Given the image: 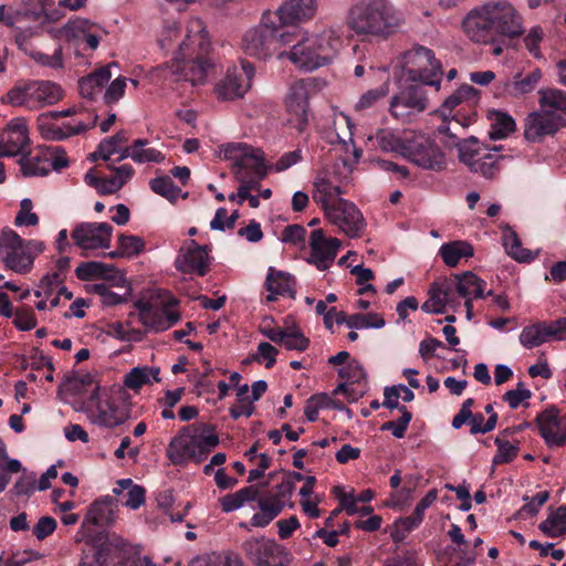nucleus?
Returning a JSON list of instances; mask_svg holds the SVG:
<instances>
[{
	"label": "nucleus",
	"mask_w": 566,
	"mask_h": 566,
	"mask_svg": "<svg viewBox=\"0 0 566 566\" xmlns=\"http://www.w3.org/2000/svg\"><path fill=\"white\" fill-rule=\"evenodd\" d=\"M22 174L27 177L31 176H46L50 172L49 158L34 156H23L19 160Z\"/></svg>",
	"instance_id": "nucleus-56"
},
{
	"label": "nucleus",
	"mask_w": 566,
	"mask_h": 566,
	"mask_svg": "<svg viewBox=\"0 0 566 566\" xmlns=\"http://www.w3.org/2000/svg\"><path fill=\"white\" fill-rule=\"evenodd\" d=\"M264 286L269 292L266 296L268 302H274L277 296L295 297V279L283 271H279L273 266L268 270Z\"/></svg>",
	"instance_id": "nucleus-30"
},
{
	"label": "nucleus",
	"mask_w": 566,
	"mask_h": 566,
	"mask_svg": "<svg viewBox=\"0 0 566 566\" xmlns=\"http://www.w3.org/2000/svg\"><path fill=\"white\" fill-rule=\"evenodd\" d=\"M224 158L232 160L233 174L243 172L265 178L269 167L264 163L263 153L258 148L243 143H230L223 148Z\"/></svg>",
	"instance_id": "nucleus-13"
},
{
	"label": "nucleus",
	"mask_w": 566,
	"mask_h": 566,
	"mask_svg": "<svg viewBox=\"0 0 566 566\" xmlns=\"http://www.w3.org/2000/svg\"><path fill=\"white\" fill-rule=\"evenodd\" d=\"M424 84L412 83L405 87L398 95L392 97L390 103V113L395 117L403 116L399 108H410L422 112L427 108L428 98L423 88Z\"/></svg>",
	"instance_id": "nucleus-24"
},
{
	"label": "nucleus",
	"mask_w": 566,
	"mask_h": 566,
	"mask_svg": "<svg viewBox=\"0 0 566 566\" xmlns=\"http://www.w3.org/2000/svg\"><path fill=\"white\" fill-rule=\"evenodd\" d=\"M138 318L146 329L164 332L180 319L178 301L171 294L164 298L139 300L134 303Z\"/></svg>",
	"instance_id": "nucleus-8"
},
{
	"label": "nucleus",
	"mask_w": 566,
	"mask_h": 566,
	"mask_svg": "<svg viewBox=\"0 0 566 566\" xmlns=\"http://www.w3.org/2000/svg\"><path fill=\"white\" fill-rule=\"evenodd\" d=\"M489 119L491 120L489 137L492 140L504 139L516 128L513 117L501 111L490 112Z\"/></svg>",
	"instance_id": "nucleus-48"
},
{
	"label": "nucleus",
	"mask_w": 566,
	"mask_h": 566,
	"mask_svg": "<svg viewBox=\"0 0 566 566\" xmlns=\"http://www.w3.org/2000/svg\"><path fill=\"white\" fill-rule=\"evenodd\" d=\"M7 154L9 157H15L23 154L29 146L28 127L22 118L12 119L2 135Z\"/></svg>",
	"instance_id": "nucleus-32"
},
{
	"label": "nucleus",
	"mask_w": 566,
	"mask_h": 566,
	"mask_svg": "<svg viewBox=\"0 0 566 566\" xmlns=\"http://www.w3.org/2000/svg\"><path fill=\"white\" fill-rule=\"evenodd\" d=\"M473 247L462 240L451 241L443 243L439 249V255L443 260L444 264L454 268L459 264L461 259H469L473 256Z\"/></svg>",
	"instance_id": "nucleus-43"
},
{
	"label": "nucleus",
	"mask_w": 566,
	"mask_h": 566,
	"mask_svg": "<svg viewBox=\"0 0 566 566\" xmlns=\"http://www.w3.org/2000/svg\"><path fill=\"white\" fill-rule=\"evenodd\" d=\"M392 7L386 0H370L354 6L349 24L357 33L382 34L395 25Z\"/></svg>",
	"instance_id": "nucleus-7"
},
{
	"label": "nucleus",
	"mask_w": 566,
	"mask_h": 566,
	"mask_svg": "<svg viewBox=\"0 0 566 566\" xmlns=\"http://www.w3.org/2000/svg\"><path fill=\"white\" fill-rule=\"evenodd\" d=\"M62 390L74 401L93 408L101 391L99 381L91 374H77L62 385Z\"/></svg>",
	"instance_id": "nucleus-20"
},
{
	"label": "nucleus",
	"mask_w": 566,
	"mask_h": 566,
	"mask_svg": "<svg viewBox=\"0 0 566 566\" xmlns=\"http://www.w3.org/2000/svg\"><path fill=\"white\" fill-rule=\"evenodd\" d=\"M426 363L438 371L455 370L465 365L464 356H423Z\"/></svg>",
	"instance_id": "nucleus-60"
},
{
	"label": "nucleus",
	"mask_w": 566,
	"mask_h": 566,
	"mask_svg": "<svg viewBox=\"0 0 566 566\" xmlns=\"http://www.w3.org/2000/svg\"><path fill=\"white\" fill-rule=\"evenodd\" d=\"M112 77L109 66H102L85 77L78 80L81 96L90 102H95L102 94L104 86Z\"/></svg>",
	"instance_id": "nucleus-33"
},
{
	"label": "nucleus",
	"mask_w": 566,
	"mask_h": 566,
	"mask_svg": "<svg viewBox=\"0 0 566 566\" xmlns=\"http://www.w3.org/2000/svg\"><path fill=\"white\" fill-rule=\"evenodd\" d=\"M403 157L418 167L428 170L439 171L446 166L444 154L434 140L415 132L410 135Z\"/></svg>",
	"instance_id": "nucleus-15"
},
{
	"label": "nucleus",
	"mask_w": 566,
	"mask_h": 566,
	"mask_svg": "<svg viewBox=\"0 0 566 566\" xmlns=\"http://www.w3.org/2000/svg\"><path fill=\"white\" fill-rule=\"evenodd\" d=\"M127 543L104 542L98 546H91L88 552L83 551L80 566H126L124 563V553ZM133 566H157L150 557H139Z\"/></svg>",
	"instance_id": "nucleus-12"
},
{
	"label": "nucleus",
	"mask_w": 566,
	"mask_h": 566,
	"mask_svg": "<svg viewBox=\"0 0 566 566\" xmlns=\"http://www.w3.org/2000/svg\"><path fill=\"white\" fill-rule=\"evenodd\" d=\"M127 133L119 130L112 137L103 139L98 145V153L103 160H108L117 151V146L127 142Z\"/></svg>",
	"instance_id": "nucleus-63"
},
{
	"label": "nucleus",
	"mask_w": 566,
	"mask_h": 566,
	"mask_svg": "<svg viewBox=\"0 0 566 566\" xmlns=\"http://www.w3.org/2000/svg\"><path fill=\"white\" fill-rule=\"evenodd\" d=\"M260 511L254 513L250 520L252 527L268 526L284 509V503L276 496L258 497Z\"/></svg>",
	"instance_id": "nucleus-37"
},
{
	"label": "nucleus",
	"mask_w": 566,
	"mask_h": 566,
	"mask_svg": "<svg viewBox=\"0 0 566 566\" xmlns=\"http://www.w3.org/2000/svg\"><path fill=\"white\" fill-rule=\"evenodd\" d=\"M97 118L98 116L94 115V118L91 124L78 122L74 126L65 124L64 127L57 126L55 124H42L41 133L42 136L48 140H64L71 136L78 135L92 128L93 126H95Z\"/></svg>",
	"instance_id": "nucleus-42"
},
{
	"label": "nucleus",
	"mask_w": 566,
	"mask_h": 566,
	"mask_svg": "<svg viewBox=\"0 0 566 566\" xmlns=\"http://www.w3.org/2000/svg\"><path fill=\"white\" fill-rule=\"evenodd\" d=\"M113 227L107 222H82L77 224L71 237L83 250L107 249L111 247Z\"/></svg>",
	"instance_id": "nucleus-19"
},
{
	"label": "nucleus",
	"mask_w": 566,
	"mask_h": 566,
	"mask_svg": "<svg viewBox=\"0 0 566 566\" xmlns=\"http://www.w3.org/2000/svg\"><path fill=\"white\" fill-rule=\"evenodd\" d=\"M520 339L526 348H533L546 342L566 340V317L530 325L522 331Z\"/></svg>",
	"instance_id": "nucleus-18"
},
{
	"label": "nucleus",
	"mask_w": 566,
	"mask_h": 566,
	"mask_svg": "<svg viewBox=\"0 0 566 566\" xmlns=\"http://www.w3.org/2000/svg\"><path fill=\"white\" fill-rule=\"evenodd\" d=\"M147 144V139H136L135 151L130 154V158L138 164L163 163L165 160L164 154L155 148H144Z\"/></svg>",
	"instance_id": "nucleus-57"
},
{
	"label": "nucleus",
	"mask_w": 566,
	"mask_h": 566,
	"mask_svg": "<svg viewBox=\"0 0 566 566\" xmlns=\"http://www.w3.org/2000/svg\"><path fill=\"white\" fill-rule=\"evenodd\" d=\"M539 109L560 127H566V92L559 88L538 91Z\"/></svg>",
	"instance_id": "nucleus-26"
},
{
	"label": "nucleus",
	"mask_w": 566,
	"mask_h": 566,
	"mask_svg": "<svg viewBox=\"0 0 566 566\" xmlns=\"http://www.w3.org/2000/svg\"><path fill=\"white\" fill-rule=\"evenodd\" d=\"M411 133L412 132H403L400 134L390 129H380L376 134V143L384 151H392L403 156L407 150Z\"/></svg>",
	"instance_id": "nucleus-44"
},
{
	"label": "nucleus",
	"mask_w": 566,
	"mask_h": 566,
	"mask_svg": "<svg viewBox=\"0 0 566 566\" xmlns=\"http://www.w3.org/2000/svg\"><path fill=\"white\" fill-rule=\"evenodd\" d=\"M90 417L93 423L114 428L126 420L127 412L124 408L109 401V399H101V396H98L97 400L93 403Z\"/></svg>",
	"instance_id": "nucleus-29"
},
{
	"label": "nucleus",
	"mask_w": 566,
	"mask_h": 566,
	"mask_svg": "<svg viewBox=\"0 0 566 566\" xmlns=\"http://www.w3.org/2000/svg\"><path fill=\"white\" fill-rule=\"evenodd\" d=\"M159 368L148 366H137L126 374L124 384L129 389H139L144 385L159 381Z\"/></svg>",
	"instance_id": "nucleus-50"
},
{
	"label": "nucleus",
	"mask_w": 566,
	"mask_h": 566,
	"mask_svg": "<svg viewBox=\"0 0 566 566\" xmlns=\"http://www.w3.org/2000/svg\"><path fill=\"white\" fill-rule=\"evenodd\" d=\"M263 334L272 342L283 346L286 350H305L310 339L304 336L297 326H274L262 329Z\"/></svg>",
	"instance_id": "nucleus-27"
},
{
	"label": "nucleus",
	"mask_w": 566,
	"mask_h": 566,
	"mask_svg": "<svg viewBox=\"0 0 566 566\" xmlns=\"http://www.w3.org/2000/svg\"><path fill=\"white\" fill-rule=\"evenodd\" d=\"M462 25L468 38L481 44H494L523 34L522 18L507 2H491L471 10Z\"/></svg>",
	"instance_id": "nucleus-1"
},
{
	"label": "nucleus",
	"mask_w": 566,
	"mask_h": 566,
	"mask_svg": "<svg viewBox=\"0 0 566 566\" xmlns=\"http://www.w3.org/2000/svg\"><path fill=\"white\" fill-rule=\"evenodd\" d=\"M455 147L459 151V159L465 164L471 171L480 172L484 177L491 178L497 170V161L503 156H495L488 146H480L475 137L458 140ZM502 146H494L492 150L500 151Z\"/></svg>",
	"instance_id": "nucleus-10"
},
{
	"label": "nucleus",
	"mask_w": 566,
	"mask_h": 566,
	"mask_svg": "<svg viewBox=\"0 0 566 566\" xmlns=\"http://www.w3.org/2000/svg\"><path fill=\"white\" fill-rule=\"evenodd\" d=\"M403 72L408 82L421 83L440 88L442 64L434 52L423 45H415L402 55Z\"/></svg>",
	"instance_id": "nucleus-6"
},
{
	"label": "nucleus",
	"mask_w": 566,
	"mask_h": 566,
	"mask_svg": "<svg viewBox=\"0 0 566 566\" xmlns=\"http://www.w3.org/2000/svg\"><path fill=\"white\" fill-rule=\"evenodd\" d=\"M316 9L315 0H286L272 14L273 19L280 22V27L289 30V27L311 20L315 15Z\"/></svg>",
	"instance_id": "nucleus-21"
},
{
	"label": "nucleus",
	"mask_w": 566,
	"mask_h": 566,
	"mask_svg": "<svg viewBox=\"0 0 566 566\" xmlns=\"http://www.w3.org/2000/svg\"><path fill=\"white\" fill-rule=\"evenodd\" d=\"M150 189L166 198L169 202L175 203L181 193V189L175 185L169 176L156 177L149 182Z\"/></svg>",
	"instance_id": "nucleus-54"
},
{
	"label": "nucleus",
	"mask_w": 566,
	"mask_h": 566,
	"mask_svg": "<svg viewBox=\"0 0 566 566\" xmlns=\"http://www.w3.org/2000/svg\"><path fill=\"white\" fill-rule=\"evenodd\" d=\"M0 258L7 269L19 274L29 273L33 266L24 240L12 229L7 228L0 234Z\"/></svg>",
	"instance_id": "nucleus-16"
},
{
	"label": "nucleus",
	"mask_w": 566,
	"mask_h": 566,
	"mask_svg": "<svg viewBox=\"0 0 566 566\" xmlns=\"http://www.w3.org/2000/svg\"><path fill=\"white\" fill-rule=\"evenodd\" d=\"M115 521V506L111 496H105L95 501L84 518L82 527L91 523L94 525L105 526L111 525Z\"/></svg>",
	"instance_id": "nucleus-41"
},
{
	"label": "nucleus",
	"mask_w": 566,
	"mask_h": 566,
	"mask_svg": "<svg viewBox=\"0 0 566 566\" xmlns=\"http://www.w3.org/2000/svg\"><path fill=\"white\" fill-rule=\"evenodd\" d=\"M53 4V0H22V8L17 11V15L32 21H43L46 7Z\"/></svg>",
	"instance_id": "nucleus-55"
},
{
	"label": "nucleus",
	"mask_w": 566,
	"mask_h": 566,
	"mask_svg": "<svg viewBox=\"0 0 566 566\" xmlns=\"http://www.w3.org/2000/svg\"><path fill=\"white\" fill-rule=\"evenodd\" d=\"M504 247L507 254L518 262L533 260L531 252L522 247V242L515 232H511L504 238Z\"/></svg>",
	"instance_id": "nucleus-59"
},
{
	"label": "nucleus",
	"mask_w": 566,
	"mask_h": 566,
	"mask_svg": "<svg viewBox=\"0 0 566 566\" xmlns=\"http://www.w3.org/2000/svg\"><path fill=\"white\" fill-rule=\"evenodd\" d=\"M176 269L186 274H197L205 276L210 266L208 249L206 245H199L195 240H190L187 251L182 258L176 260Z\"/></svg>",
	"instance_id": "nucleus-23"
},
{
	"label": "nucleus",
	"mask_w": 566,
	"mask_h": 566,
	"mask_svg": "<svg viewBox=\"0 0 566 566\" xmlns=\"http://www.w3.org/2000/svg\"><path fill=\"white\" fill-rule=\"evenodd\" d=\"M297 38L295 31L284 30L276 24L272 12L262 14L259 25L248 30L242 39V48L245 54L259 60H265L284 46L290 45Z\"/></svg>",
	"instance_id": "nucleus-4"
},
{
	"label": "nucleus",
	"mask_w": 566,
	"mask_h": 566,
	"mask_svg": "<svg viewBox=\"0 0 566 566\" xmlns=\"http://www.w3.org/2000/svg\"><path fill=\"white\" fill-rule=\"evenodd\" d=\"M22 470L21 461L9 457L7 446L0 438V493L9 485L11 474L19 473Z\"/></svg>",
	"instance_id": "nucleus-52"
},
{
	"label": "nucleus",
	"mask_w": 566,
	"mask_h": 566,
	"mask_svg": "<svg viewBox=\"0 0 566 566\" xmlns=\"http://www.w3.org/2000/svg\"><path fill=\"white\" fill-rule=\"evenodd\" d=\"M460 305L452 292V283H433L429 290V298L422 304L426 313H443L447 306Z\"/></svg>",
	"instance_id": "nucleus-31"
},
{
	"label": "nucleus",
	"mask_w": 566,
	"mask_h": 566,
	"mask_svg": "<svg viewBox=\"0 0 566 566\" xmlns=\"http://www.w3.org/2000/svg\"><path fill=\"white\" fill-rule=\"evenodd\" d=\"M188 566H242V559L231 551L213 552L196 556Z\"/></svg>",
	"instance_id": "nucleus-45"
},
{
	"label": "nucleus",
	"mask_w": 566,
	"mask_h": 566,
	"mask_svg": "<svg viewBox=\"0 0 566 566\" xmlns=\"http://www.w3.org/2000/svg\"><path fill=\"white\" fill-rule=\"evenodd\" d=\"M385 326V319L377 313L348 315L347 327L349 328H381Z\"/></svg>",
	"instance_id": "nucleus-58"
},
{
	"label": "nucleus",
	"mask_w": 566,
	"mask_h": 566,
	"mask_svg": "<svg viewBox=\"0 0 566 566\" xmlns=\"http://www.w3.org/2000/svg\"><path fill=\"white\" fill-rule=\"evenodd\" d=\"M95 27V23L87 19L76 18L70 20L62 29L61 33L64 34L67 41L84 38L87 46L91 50H96L99 44V36L91 33V30Z\"/></svg>",
	"instance_id": "nucleus-36"
},
{
	"label": "nucleus",
	"mask_w": 566,
	"mask_h": 566,
	"mask_svg": "<svg viewBox=\"0 0 566 566\" xmlns=\"http://www.w3.org/2000/svg\"><path fill=\"white\" fill-rule=\"evenodd\" d=\"M535 422L545 442L559 447L566 442V433L560 430L559 410L552 406L536 416Z\"/></svg>",
	"instance_id": "nucleus-25"
},
{
	"label": "nucleus",
	"mask_w": 566,
	"mask_h": 566,
	"mask_svg": "<svg viewBox=\"0 0 566 566\" xmlns=\"http://www.w3.org/2000/svg\"><path fill=\"white\" fill-rule=\"evenodd\" d=\"M259 489L254 485L244 486L234 493L227 494L219 500L221 510L230 513L239 510L248 502H253L259 497Z\"/></svg>",
	"instance_id": "nucleus-46"
},
{
	"label": "nucleus",
	"mask_w": 566,
	"mask_h": 566,
	"mask_svg": "<svg viewBox=\"0 0 566 566\" xmlns=\"http://www.w3.org/2000/svg\"><path fill=\"white\" fill-rule=\"evenodd\" d=\"M29 88H31V82L23 85H15L1 97V102L12 106L33 108L31 90Z\"/></svg>",
	"instance_id": "nucleus-53"
},
{
	"label": "nucleus",
	"mask_w": 566,
	"mask_h": 566,
	"mask_svg": "<svg viewBox=\"0 0 566 566\" xmlns=\"http://www.w3.org/2000/svg\"><path fill=\"white\" fill-rule=\"evenodd\" d=\"M443 283H452L453 294L455 295V293H458L465 300L470 298L471 296L474 298L484 297V289L486 286V282L476 276L471 271H467L461 275L457 274L453 276V280L444 281Z\"/></svg>",
	"instance_id": "nucleus-34"
},
{
	"label": "nucleus",
	"mask_w": 566,
	"mask_h": 566,
	"mask_svg": "<svg viewBox=\"0 0 566 566\" xmlns=\"http://www.w3.org/2000/svg\"><path fill=\"white\" fill-rule=\"evenodd\" d=\"M328 364L333 366H340L338 376L350 382H359L365 378L363 366L349 356H329Z\"/></svg>",
	"instance_id": "nucleus-47"
},
{
	"label": "nucleus",
	"mask_w": 566,
	"mask_h": 566,
	"mask_svg": "<svg viewBox=\"0 0 566 566\" xmlns=\"http://www.w3.org/2000/svg\"><path fill=\"white\" fill-rule=\"evenodd\" d=\"M117 244L123 250L125 258L137 256L145 250V240L138 235L120 233Z\"/></svg>",
	"instance_id": "nucleus-61"
},
{
	"label": "nucleus",
	"mask_w": 566,
	"mask_h": 566,
	"mask_svg": "<svg viewBox=\"0 0 566 566\" xmlns=\"http://www.w3.org/2000/svg\"><path fill=\"white\" fill-rule=\"evenodd\" d=\"M241 549L254 566H287L292 560L291 553L283 545L264 536L248 538Z\"/></svg>",
	"instance_id": "nucleus-11"
},
{
	"label": "nucleus",
	"mask_w": 566,
	"mask_h": 566,
	"mask_svg": "<svg viewBox=\"0 0 566 566\" xmlns=\"http://www.w3.org/2000/svg\"><path fill=\"white\" fill-rule=\"evenodd\" d=\"M115 268L98 261L81 262L75 269V275L81 281H92L96 279L109 280L112 276L111 272H114Z\"/></svg>",
	"instance_id": "nucleus-51"
},
{
	"label": "nucleus",
	"mask_w": 566,
	"mask_h": 566,
	"mask_svg": "<svg viewBox=\"0 0 566 566\" xmlns=\"http://www.w3.org/2000/svg\"><path fill=\"white\" fill-rule=\"evenodd\" d=\"M254 74V65L247 60H241L240 66L229 67L224 77L214 87L217 98L219 101H234L243 97L251 87Z\"/></svg>",
	"instance_id": "nucleus-14"
},
{
	"label": "nucleus",
	"mask_w": 566,
	"mask_h": 566,
	"mask_svg": "<svg viewBox=\"0 0 566 566\" xmlns=\"http://www.w3.org/2000/svg\"><path fill=\"white\" fill-rule=\"evenodd\" d=\"M315 192L313 199L319 203L325 211L326 208H331L339 196L343 195V190L338 185H335L327 172H319L314 181Z\"/></svg>",
	"instance_id": "nucleus-35"
},
{
	"label": "nucleus",
	"mask_w": 566,
	"mask_h": 566,
	"mask_svg": "<svg viewBox=\"0 0 566 566\" xmlns=\"http://www.w3.org/2000/svg\"><path fill=\"white\" fill-rule=\"evenodd\" d=\"M339 44V39L331 35H313L298 40L289 52H280L279 57L286 55L297 67L313 71L331 63Z\"/></svg>",
	"instance_id": "nucleus-5"
},
{
	"label": "nucleus",
	"mask_w": 566,
	"mask_h": 566,
	"mask_svg": "<svg viewBox=\"0 0 566 566\" xmlns=\"http://www.w3.org/2000/svg\"><path fill=\"white\" fill-rule=\"evenodd\" d=\"M323 87V82L316 77H307L295 81L289 88L285 97V106L289 113V123L303 133L310 118L308 99Z\"/></svg>",
	"instance_id": "nucleus-9"
},
{
	"label": "nucleus",
	"mask_w": 566,
	"mask_h": 566,
	"mask_svg": "<svg viewBox=\"0 0 566 566\" xmlns=\"http://www.w3.org/2000/svg\"><path fill=\"white\" fill-rule=\"evenodd\" d=\"M31 95L34 107L53 105L63 97V91L56 83L50 81L31 82Z\"/></svg>",
	"instance_id": "nucleus-39"
},
{
	"label": "nucleus",
	"mask_w": 566,
	"mask_h": 566,
	"mask_svg": "<svg viewBox=\"0 0 566 566\" xmlns=\"http://www.w3.org/2000/svg\"><path fill=\"white\" fill-rule=\"evenodd\" d=\"M219 444V437L203 423L184 427L169 442L166 455L174 465L202 462Z\"/></svg>",
	"instance_id": "nucleus-3"
},
{
	"label": "nucleus",
	"mask_w": 566,
	"mask_h": 566,
	"mask_svg": "<svg viewBox=\"0 0 566 566\" xmlns=\"http://www.w3.org/2000/svg\"><path fill=\"white\" fill-rule=\"evenodd\" d=\"M538 528L548 537H559L566 534V505L551 511Z\"/></svg>",
	"instance_id": "nucleus-49"
},
{
	"label": "nucleus",
	"mask_w": 566,
	"mask_h": 566,
	"mask_svg": "<svg viewBox=\"0 0 566 566\" xmlns=\"http://www.w3.org/2000/svg\"><path fill=\"white\" fill-rule=\"evenodd\" d=\"M543 77L541 69L536 67L525 76L517 73L512 81L504 85V92L512 97H521L533 92Z\"/></svg>",
	"instance_id": "nucleus-40"
},
{
	"label": "nucleus",
	"mask_w": 566,
	"mask_h": 566,
	"mask_svg": "<svg viewBox=\"0 0 566 566\" xmlns=\"http://www.w3.org/2000/svg\"><path fill=\"white\" fill-rule=\"evenodd\" d=\"M311 261L319 271L327 270L336 258L339 240L326 239L322 229L313 230L310 238Z\"/></svg>",
	"instance_id": "nucleus-22"
},
{
	"label": "nucleus",
	"mask_w": 566,
	"mask_h": 566,
	"mask_svg": "<svg viewBox=\"0 0 566 566\" xmlns=\"http://www.w3.org/2000/svg\"><path fill=\"white\" fill-rule=\"evenodd\" d=\"M421 520L411 514L410 516L400 517L395 522L394 531L391 536L394 541L399 542L402 541L406 535L412 530L417 528L421 524Z\"/></svg>",
	"instance_id": "nucleus-64"
},
{
	"label": "nucleus",
	"mask_w": 566,
	"mask_h": 566,
	"mask_svg": "<svg viewBox=\"0 0 566 566\" xmlns=\"http://www.w3.org/2000/svg\"><path fill=\"white\" fill-rule=\"evenodd\" d=\"M113 493L122 496V504L130 510H137L145 503L146 490L135 484L132 479L118 480Z\"/></svg>",
	"instance_id": "nucleus-38"
},
{
	"label": "nucleus",
	"mask_w": 566,
	"mask_h": 566,
	"mask_svg": "<svg viewBox=\"0 0 566 566\" xmlns=\"http://www.w3.org/2000/svg\"><path fill=\"white\" fill-rule=\"evenodd\" d=\"M560 128L559 125L539 109L532 112L525 118L524 137L531 143H538L546 136H553Z\"/></svg>",
	"instance_id": "nucleus-28"
},
{
	"label": "nucleus",
	"mask_w": 566,
	"mask_h": 566,
	"mask_svg": "<svg viewBox=\"0 0 566 566\" xmlns=\"http://www.w3.org/2000/svg\"><path fill=\"white\" fill-rule=\"evenodd\" d=\"M532 397V391L526 388L525 384L520 381L514 389L507 390L503 395V400L507 402L511 409H516L521 405L528 406V399Z\"/></svg>",
	"instance_id": "nucleus-62"
},
{
	"label": "nucleus",
	"mask_w": 566,
	"mask_h": 566,
	"mask_svg": "<svg viewBox=\"0 0 566 566\" xmlns=\"http://www.w3.org/2000/svg\"><path fill=\"white\" fill-rule=\"evenodd\" d=\"M197 32L179 44L178 56L174 60L171 69L184 81L192 85L203 84L214 63L211 57V44L207 33L201 29V23H193Z\"/></svg>",
	"instance_id": "nucleus-2"
},
{
	"label": "nucleus",
	"mask_w": 566,
	"mask_h": 566,
	"mask_svg": "<svg viewBox=\"0 0 566 566\" xmlns=\"http://www.w3.org/2000/svg\"><path fill=\"white\" fill-rule=\"evenodd\" d=\"M324 213L329 222L352 238L359 237L365 227L359 209L345 199H337L331 208H326Z\"/></svg>",
	"instance_id": "nucleus-17"
}]
</instances>
